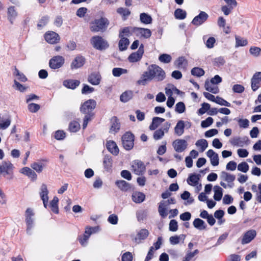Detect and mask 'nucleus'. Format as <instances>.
Here are the masks:
<instances>
[{
	"label": "nucleus",
	"mask_w": 261,
	"mask_h": 261,
	"mask_svg": "<svg viewBox=\"0 0 261 261\" xmlns=\"http://www.w3.org/2000/svg\"><path fill=\"white\" fill-rule=\"evenodd\" d=\"M185 237L186 236L184 234L172 236L169 238V241L172 245H176L178 244L180 241H184Z\"/></svg>",
	"instance_id": "46"
},
{
	"label": "nucleus",
	"mask_w": 261,
	"mask_h": 261,
	"mask_svg": "<svg viewBox=\"0 0 261 261\" xmlns=\"http://www.w3.org/2000/svg\"><path fill=\"white\" fill-rule=\"evenodd\" d=\"M186 109L185 105L182 102H178L175 106V111L178 113H182Z\"/></svg>",
	"instance_id": "63"
},
{
	"label": "nucleus",
	"mask_w": 261,
	"mask_h": 261,
	"mask_svg": "<svg viewBox=\"0 0 261 261\" xmlns=\"http://www.w3.org/2000/svg\"><path fill=\"white\" fill-rule=\"evenodd\" d=\"M140 20L142 23L145 24H151L152 21L151 16L145 13L140 14Z\"/></svg>",
	"instance_id": "42"
},
{
	"label": "nucleus",
	"mask_w": 261,
	"mask_h": 261,
	"mask_svg": "<svg viewBox=\"0 0 261 261\" xmlns=\"http://www.w3.org/2000/svg\"><path fill=\"white\" fill-rule=\"evenodd\" d=\"M58 202V198L57 196H55L49 203V207L51 210L55 214H58L59 213Z\"/></svg>",
	"instance_id": "41"
},
{
	"label": "nucleus",
	"mask_w": 261,
	"mask_h": 261,
	"mask_svg": "<svg viewBox=\"0 0 261 261\" xmlns=\"http://www.w3.org/2000/svg\"><path fill=\"white\" fill-rule=\"evenodd\" d=\"M14 165L9 161L2 162L0 164V175H3L8 180L13 179L14 178Z\"/></svg>",
	"instance_id": "2"
},
{
	"label": "nucleus",
	"mask_w": 261,
	"mask_h": 261,
	"mask_svg": "<svg viewBox=\"0 0 261 261\" xmlns=\"http://www.w3.org/2000/svg\"><path fill=\"white\" fill-rule=\"evenodd\" d=\"M134 256L132 253L127 251L124 253L121 256L122 261H133Z\"/></svg>",
	"instance_id": "59"
},
{
	"label": "nucleus",
	"mask_w": 261,
	"mask_h": 261,
	"mask_svg": "<svg viewBox=\"0 0 261 261\" xmlns=\"http://www.w3.org/2000/svg\"><path fill=\"white\" fill-rule=\"evenodd\" d=\"M65 62L64 58L61 56H56L53 57L49 62V67L53 69L61 67Z\"/></svg>",
	"instance_id": "10"
},
{
	"label": "nucleus",
	"mask_w": 261,
	"mask_h": 261,
	"mask_svg": "<svg viewBox=\"0 0 261 261\" xmlns=\"http://www.w3.org/2000/svg\"><path fill=\"white\" fill-rule=\"evenodd\" d=\"M207 156L210 158L211 164L214 166L219 165V160L218 154L212 149H209L206 152Z\"/></svg>",
	"instance_id": "25"
},
{
	"label": "nucleus",
	"mask_w": 261,
	"mask_h": 261,
	"mask_svg": "<svg viewBox=\"0 0 261 261\" xmlns=\"http://www.w3.org/2000/svg\"><path fill=\"white\" fill-rule=\"evenodd\" d=\"M111 126L110 129V132L111 133H116L120 129V124L116 117H113L111 119Z\"/></svg>",
	"instance_id": "36"
},
{
	"label": "nucleus",
	"mask_w": 261,
	"mask_h": 261,
	"mask_svg": "<svg viewBox=\"0 0 261 261\" xmlns=\"http://www.w3.org/2000/svg\"><path fill=\"white\" fill-rule=\"evenodd\" d=\"M174 16L176 19L182 20L186 17L187 13L181 9H177L174 12Z\"/></svg>",
	"instance_id": "49"
},
{
	"label": "nucleus",
	"mask_w": 261,
	"mask_h": 261,
	"mask_svg": "<svg viewBox=\"0 0 261 261\" xmlns=\"http://www.w3.org/2000/svg\"><path fill=\"white\" fill-rule=\"evenodd\" d=\"M120 38L121 39L119 42V48L120 50L123 51L127 49L129 41L127 38L123 37Z\"/></svg>",
	"instance_id": "44"
},
{
	"label": "nucleus",
	"mask_w": 261,
	"mask_h": 261,
	"mask_svg": "<svg viewBox=\"0 0 261 261\" xmlns=\"http://www.w3.org/2000/svg\"><path fill=\"white\" fill-rule=\"evenodd\" d=\"M168 206L165 204V203L162 201L160 202L159 206L158 211L160 216L165 218L167 216Z\"/></svg>",
	"instance_id": "40"
},
{
	"label": "nucleus",
	"mask_w": 261,
	"mask_h": 261,
	"mask_svg": "<svg viewBox=\"0 0 261 261\" xmlns=\"http://www.w3.org/2000/svg\"><path fill=\"white\" fill-rule=\"evenodd\" d=\"M248 141L247 137H234L230 140V142L233 146L243 147L245 144H247Z\"/></svg>",
	"instance_id": "24"
},
{
	"label": "nucleus",
	"mask_w": 261,
	"mask_h": 261,
	"mask_svg": "<svg viewBox=\"0 0 261 261\" xmlns=\"http://www.w3.org/2000/svg\"><path fill=\"white\" fill-rule=\"evenodd\" d=\"M31 167L37 172L41 173L43 171L45 165L40 162H34L31 164Z\"/></svg>",
	"instance_id": "48"
},
{
	"label": "nucleus",
	"mask_w": 261,
	"mask_h": 261,
	"mask_svg": "<svg viewBox=\"0 0 261 261\" xmlns=\"http://www.w3.org/2000/svg\"><path fill=\"white\" fill-rule=\"evenodd\" d=\"M159 61L163 63H169L171 61L172 57L170 55L163 54L159 57Z\"/></svg>",
	"instance_id": "54"
},
{
	"label": "nucleus",
	"mask_w": 261,
	"mask_h": 261,
	"mask_svg": "<svg viewBox=\"0 0 261 261\" xmlns=\"http://www.w3.org/2000/svg\"><path fill=\"white\" fill-rule=\"evenodd\" d=\"M18 16V12L15 7L11 6L7 9V18L9 21L13 24Z\"/></svg>",
	"instance_id": "19"
},
{
	"label": "nucleus",
	"mask_w": 261,
	"mask_h": 261,
	"mask_svg": "<svg viewBox=\"0 0 261 261\" xmlns=\"http://www.w3.org/2000/svg\"><path fill=\"white\" fill-rule=\"evenodd\" d=\"M205 89L214 94H217L219 92L218 87L213 83H211L208 81H206L204 84Z\"/></svg>",
	"instance_id": "31"
},
{
	"label": "nucleus",
	"mask_w": 261,
	"mask_h": 261,
	"mask_svg": "<svg viewBox=\"0 0 261 261\" xmlns=\"http://www.w3.org/2000/svg\"><path fill=\"white\" fill-rule=\"evenodd\" d=\"M80 84V81L77 80H66L63 81V85L65 87L74 89Z\"/></svg>",
	"instance_id": "28"
},
{
	"label": "nucleus",
	"mask_w": 261,
	"mask_h": 261,
	"mask_svg": "<svg viewBox=\"0 0 261 261\" xmlns=\"http://www.w3.org/2000/svg\"><path fill=\"white\" fill-rule=\"evenodd\" d=\"M215 102L221 106H224L228 107L231 106V105L229 102L218 96L216 97Z\"/></svg>",
	"instance_id": "56"
},
{
	"label": "nucleus",
	"mask_w": 261,
	"mask_h": 261,
	"mask_svg": "<svg viewBox=\"0 0 261 261\" xmlns=\"http://www.w3.org/2000/svg\"><path fill=\"white\" fill-rule=\"evenodd\" d=\"M109 23L106 18L96 19L90 23V30L93 32H104L108 28Z\"/></svg>",
	"instance_id": "3"
},
{
	"label": "nucleus",
	"mask_w": 261,
	"mask_h": 261,
	"mask_svg": "<svg viewBox=\"0 0 261 261\" xmlns=\"http://www.w3.org/2000/svg\"><path fill=\"white\" fill-rule=\"evenodd\" d=\"M44 38L46 41L50 44L57 43L60 40L59 35L53 31L46 32L44 35Z\"/></svg>",
	"instance_id": "15"
},
{
	"label": "nucleus",
	"mask_w": 261,
	"mask_h": 261,
	"mask_svg": "<svg viewBox=\"0 0 261 261\" xmlns=\"http://www.w3.org/2000/svg\"><path fill=\"white\" fill-rule=\"evenodd\" d=\"M128 70L122 68H114L112 70V74L115 77H119L122 74H126Z\"/></svg>",
	"instance_id": "50"
},
{
	"label": "nucleus",
	"mask_w": 261,
	"mask_h": 261,
	"mask_svg": "<svg viewBox=\"0 0 261 261\" xmlns=\"http://www.w3.org/2000/svg\"><path fill=\"white\" fill-rule=\"evenodd\" d=\"M237 168L239 171L246 173L249 170V166L246 162H243L238 164Z\"/></svg>",
	"instance_id": "53"
},
{
	"label": "nucleus",
	"mask_w": 261,
	"mask_h": 261,
	"mask_svg": "<svg viewBox=\"0 0 261 261\" xmlns=\"http://www.w3.org/2000/svg\"><path fill=\"white\" fill-rule=\"evenodd\" d=\"M236 40V47L245 46L247 45L248 41L246 39L242 38L240 36H236L235 37Z\"/></svg>",
	"instance_id": "45"
},
{
	"label": "nucleus",
	"mask_w": 261,
	"mask_h": 261,
	"mask_svg": "<svg viewBox=\"0 0 261 261\" xmlns=\"http://www.w3.org/2000/svg\"><path fill=\"white\" fill-rule=\"evenodd\" d=\"M199 252L198 250L196 249L193 252L188 251L182 261H190Z\"/></svg>",
	"instance_id": "52"
},
{
	"label": "nucleus",
	"mask_w": 261,
	"mask_h": 261,
	"mask_svg": "<svg viewBox=\"0 0 261 261\" xmlns=\"http://www.w3.org/2000/svg\"><path fill=\"white\" fill-rule=\"evenodd\" d=\"M214 122L213 119L212 117H207L205 120L202 121L201 126L203 128H205L211 125Z\"/></svg>",
	"instance_id": "61"
},
{
	"label": "nucleus",
	"mask_w": 261,
	"mask_h": 261,
	"mask_svg": "<svg viewBox=\"0 0 261 261\" xmlns=\"http://www.w3.org/2000/svg\"><path fill=\"white\" fill-rule=\"evenodd\" d=\"M132 171L136 175H141L145 171V166L139 160H135L132 163Z\"/></svg>",
	"instance_id": "11"
},
{
	"label": "nucleus",
	"mask_w": 261,
	"mask_h": 261,
	"mask_svg": "<svg viewBox=\"0 0 261 261\" xmlns=\"http://www.w3.org/2000/svg\"><path fill=\"white\" fill-rule=\"evenodd\" d=\"M210 109V105L208 103H202L201 107L198 110V114L200 115L204 114L207 110Z\"/></svg>",
	"instance_id": "57"
},
{
	"label": "nucleus",
	"mask_w": 261,
	"mask_h": 261,
	"mask_svg": "<svg viewBox=\"0 0 261 261\" xmlns=\"http://www.w3.org/2000/svg\"><path fill=\"white\" fill-rule=\"evenodd\" d=\"M256 231L254 229H250L245 232L242 237L241 244H247L251 242L256 237Z\"/></svg>",
	"instance_id": "13"
},
{
	"label": "nucleus",
	"mask_w": 261,
	"mask_h": 261,
	"mask_svg": "<svg viewBox=\"0 0 261 261\" xmlns=\"http://www.w3.org/2000/svg\"><path fill=\"white\" fill-rule=\"evenodd\" d=\"M208 14L204 11H201L199 15L195 16L192 21V23L196 26L203 24L208 18Z\"/></svg>",
	"instance_id": "16"
},
{
	"label": "nucleus",
	"mask_w": 261,
	"mask_h": 261,
	"mask_svg": "<svg viewBox=\"0 0 261 261\" xmlns=\"http://www.w3.org/2000/svg\"><path fill=\"white\" fill-rule=\"evenodd\" d=\"M164 130L162 129H159L155 130L153 134V138L155 140H160L162 139L164 136Z\"/></svg>",
	"instance_id": "60"
},
{
	"label": "nucleus",
	"mask_w": 261,
	"mask_h": 261,
	"mask_svg": "<svg viewBox=\"0 0 261 261\" xmlns=\"http://www.w3.org/2000/svg\"><path fill=\"white\" fill-rule=\"evenodd\" d=\"M145 195L140 192H134L132 195V200L136 203L142 202L145 200Z\"/></svg>",
	"instance_id": "29"
},
{
	"label": "nucleus",
	"mask_w": 261,
	"mask_h": 261,
	"mask_svg": "<svg viewBox=\"0 0 261 261\" xmlns=\"http://www.w3.org/2000/svg\"><path fill=\"white\" fill-rule=\"evenodd\" d=\"M135 29L136 27L129 26L120 29L119 34V37H129L133 34L135 35Z\"/></svg>",
	"instance_id": "23"
},
{
	"label": "nucleus",
	"mask_w": 261,
	"mask_h": 261,
	"mask_svg": "<svg viewBox=\"0 0 261 261\" xmlns=\"http://www.w3.org/2000/svg\"><path fill=\"white\" fill-rule=\"evenodd\" d=\"M151 34V31L148 29L136 27L135 35L140 39H148L150 37Z\"/></svg>",
	"instance_id": "14"
},
{
	"label": "nucleus",
	"mask_w": 261,
	"mask_h": 261,
	"mask_svg": "<svg viewBox=\"0 0 261 261\" xmlns=\"http://www.w3.org/2000/svg\"><path fill=\"white\" fill-rule=\"evenodd\" d=\"M220 178L228 183L233 182L236 179V176L229 173L222 171L221 173Z\"/></svg>",
	"instance_id": "33"
},
{
	"label": "nucleus",
	"mask_w": 261,
	"mask_h": 261,
	"mask_svg": "<svg viewBox=\"0 0 261 261\" xmlns=\"http://www.w3.org/2000/svg\"><path fill=\"white\" fill-rule=\"evenodd\" d=\"M193 75L200 77L204 74V71L201 68L194 67L191 70Z\"/></svg>",
	"instance_id": "55"
},
{
	"label": "nucleus",
	"mask_w": 261,
	"mask_h": 261,
	"mask_svg": "<svg viewBox=\"0 0 261 261\" xmlns=\"http://www.w3.org/2000/svg\"><path fill=\"white\" fill-rule=\"evenodd\" d=\"M96 101L93 99H89L85 101L81 106V111L82 113L89 114L95 109Z\"/></svg>",
	"instance_id": "12"
},
{
	"label": "nucleus",
	"mask_w": 261,
	"mask_h": 261,
	"mask_svg": "<svg viewBox=\"0 0 261 261\" xmlns=\"http://www.w3.org/2000/svg\"><path fill=\"white\" fill-rule=\"evenodd\" d=\"M35 213L31 208H28L25 213V221L27 224V233L31 234L35 226Z\"/></svg>",
	"instance_id": "4"
},
{
	"label": "nucleus",
	"mask_w": 261,
	"mask_h": 261,
	"mask_svg": "<svg viewBox=\"0 0 261 261\" xmlns=\"http://www.w3.org/2000/svg\"><path fill=\"white\" fill-rule=\"evenodd\" d=\"M261 49L259 47L252 46L249 49L250 54L254 57H258L260 53Z\"/></svg>",
	"instance_id": "64"
},
{
	"label": "nucleus",
	"mask_w": 261,
	"mask_h": 261,
	"mask_svg": "<svg viewBox=\"0 0 261 261\" xmlns=\"http://www.w3.org/2000/svg\"><path fill=\"white\" fill-rule=\"evenodd\" d=\"M184 128H185V122L182 120H180L177 123V124L174 128L175 133L177 136H180L184 133Z\"/></svg>",
	"instance_id": "35"
},
{
	"label": "nucleus",
	"mask_w": 261,
	"mask_h": 261,
	"mask_svg": "<svg viewBox=\"0 0 261 261\" xmlns=\"http://www.w3.org/2000/svg\"><path fill=\"white\" fill-rule=\"evenodd\" d=\"M108 150L113 155H117L119 153V148L116 143L113 141H108L106 143Z\"/></svg>",
	"instance_id": "26"
},
{
	"label": "nucleus",
	"mask_w": 261,
	"mask_h": 261,
	"mask_svg": "<svg viewBox=\"0 0 261 261\" xmlns=\"http://www.w3.org/2000/svg\"><path fill=\"white\" fill-rule=\"evenodd\" d=\"M200 175L196 174H191L187 179L188 184L195 187V192L198 193L202 189V185L199 183Z\"/></svg>",
	"instance_id": "7"
},
{
	"label": "nucleus",
	"mask_w": 261,
	"mask_h": 261,
	"mask_svg": "<svg viewBox=\"0 0 261 261\" xmlns=\"http://www.w3.org/2000/svg\"><path fill=\"white\" fill-rule=\"evenodd\" d=\"M261 83V71L255 72L251 79V88L253 91L257 90Z\"/></svg>",
	"instance_id": "18"
},
{
	"label": "nucleus",
	"mask_w": 261,
	"mask_h": 261,
	"mask_svg": "<svg viewBox=\"0 0 261 261\" xmlns=\"http://www.w3.org/2000/svg\"><path fill=\"white\" fill-rule=\"evenodd\" d=\"M48 191L47 190V186L45 184H42L40 187V191L39 195L43 201L44 206L46 208L48 205Z\"/></svg>",
	"instance_id": "17"
},
{
	"label": "nucleus",
	"mask_w": 261,
	"mask_h": 261,
	"mask_svg": "<svg viewBox=\"0 0 261 261\" xmlns=\"http://www.w3.org/2000/svg\"><path fill=\"white\" fill-rule=\"evenodd\" d=\"M81 128L79 122L77 121H71L69 125V129L70 132L75 133L78 132Z\"/></svg>",
	"instance_id": "47"
},
{
	"label": "nucleus",
	"mask_w": 261,
	"mask_h": 261,
	"mask_svg": "<svg viewBox=\"0 0 261 261\" xmlns=\"http://www.w3.org/2000/svg\"><path fill=\"white\" fill-rule=\"evenodd\" d=\"M193 225L196 229L199 230H205L207 226L205 222L199 218L195 219L193 222Z\"/></svg>",
	"instance_id": "30"
},
{
	"label": "nucleus",
	"mask_w": 261,
	"mask_h": 261,
	"mask_svg": "<svg viewBox=\"0 0 261 261\" xmlns=\"http://www.w3.org/2000/svg\"><path fill=\"white\" fill-rule=\"evenodd\" d=\"M90 43L93 47L98 50H103L109 46L108 42L102 37L95 36L91 38Z\"/></svg>",
	"instance_id": "5"
},
{
	"label": "nucleus",
	"mask_w": 261,
	"mask_h": 261,
	"mask_svg": "<svg viewBox=\"0 0 261 261\" xmlns=\"http://www.w3.org/2000/svg\"><path fill=\"white\" fill-rule=\"evenodd\" d=\"M122 143L127 150H131L134 145V136L130 132H126L122 137Z\"/></svg>",
	"instance_id": "6"
},
{
	"label": "nucleus",
	"mask_w": 261,
	"mask_h": 261,
	"mask_svg": "<svg viewBox=\"0 0 261 261\" xmlns=\"http://www.w3.org/2000/svg\"><path fill=\"white\" fill-rule=\"evenodd\" d=\"M103 163L105 169L107 170L110 169L112 167V160L108 156H106L103 159Z\"/></svg>",
	"instance_id": "58"
},
{
	"label": "nucleus",
	"mask_w": 261,
	"mask_h": 261,
	"mask_svg": "<svg viewBox=\"0 0 261 261\" xmlns=\"http://www.w3.org/2000/svg\"><path fill=\"white\" fill-rule=\"evenodd\" d=\"M20 172L29 177L31 180H35L37 179V174L31 168L25 167L20 169Z\"/></svg>",
	"instance_id": "27"
},
{
	"label": "nucleus",
	"mask_w": 261,
	"mask_h": 261,
	"mask_svg": "<svg viewBox=\"0 0 261 261\" xmlns=\"http://www.w3.org/2000/svg\"><path fill=\"white\" fill-rule=\"evenodd\" d=\"M149 234L148 231L146 229H141L136 236L134 237L133 240L137 244H140L142 241L145 239Z\"/></svg>",
	"instance_id": "21"
},
{
	"label": "nucleus",
	"mask_w": 261,
	"mask_h": 261,
	"mask_svg": "<svg viewBox=\"0 0 261 261\" xmlns=\"http://www.w3.org/2000/svg\"><path fill=\"white\" fill-rule=\"evenodd\" d=\"M188 145L186 140L181 139H177L174 140L172 143V146L177 152H182L187 148Z\"/></svg>",
	"instance_id": "8"
},
{
	"label": "nucleus",
	"mask_w": 261,
	"mask_h": 261,
	"mask_svg": "<svg viewBox=\"0 0 261 261\" xmlns=\"http://www.w3.org/2000/svg\"><path fill=\"white\" fill-rule=\"evenodd\" d=\"M181 198L184 200H187V204H191L194 201V199L191 197L190 193L187 191H184V192L181 195Z\"/></svg>",
	"instance_id": "51"
},
{
	"label": "nucleus",
	"mask_w": 261,
	"mask_h": 261,
	"mask_svg": "<svg viewBox=\"0 0 261 261\" xmlns=\"http://www.w3.org/2000/svg\"><path fill=\"white\" fill-rule=\"evenodd\" d=\"M134 96V92L132 90H127L123 92L120 96V100L123 102H126L130 100Z\"/></svg>",
	"instance_id": "32"
},
{
	"label": "nucleus",
	"mask_w": 261,
	"mask_h": 261,
	"mask_svg": "<svg viewBox=\"0 0 261 261\" xmlns=\"http://www.w3.org/2000/svg\"><path fill=\"white\" fill-rule=\"evenodd\" d=\"M117 12L124 17V19H125V17L129 16L130 14V12L128 9L123 8H118Z\"/></svg>",
	"instance_id": "62"
},
{
	"label": "nucleus",
	"mask_w": 261,
	"mask_h": 261,
	"mask_svg": "<svg viewBox=\"0 0 261 261\" xmlns=\"http://www.w3.org/2000/svg\"><path fill=\"white\" fill-rule=\"evenodd\" d=\"M196 146L199 148L200 151L203 152L208 146V143L205 139H200L196 141Z\"/></svg>",
	"instance_id": "43"
},
{
	"label": "nucleus",
	"mask_w": 261,
	"mask_h": 261,
	"mask_svg": "<svg viewBox=\"0 0 261 261\" xmlns=\"http://www.w3.org/2000/svg\"><path fill=\"white\" fill-rule=\"evenodd\" d=\"M166 77L165 71L159 66L153 64L149 66L144 71L137 81L139 85L145 86L148 82L154 80L159 82L163 81Z\"/></svg>",
	"instance_id": "1"
},
{
	"label": "nucleus",
	"mask_w": 261,
	"mask_h": 261,
	"mask_svg": "<svg viewBox=\"0 0 261 261\" xmlns=\"http://www.w3.org/2000/svg\"><path fill=\"white\" fill-rule=\"evenodd\" d=\"M85 59L81 56H76L72 61L70 68L71 69H76L82 67L85 64Z\"/></svg>",
	"instance_id": "20"
},
{
	"label": "nucleus",
	"mask_w": 261,
	"mask_h": 261,
	"mask_svg": "<svg viewBox=\"0 0 261 261\" xmlns=\"http://www.w3.org/2000/svg\"><path fill=\"white\" fill-rule=\"evenodd\" d=\"M118 188L121 191H127L130 189V185L123 180H118L115 182Z\"/></svg>",
	"instance_id": "34"
},
{
	"label": "nucleus",
	"mask_w": 261,
	"mask_h": 261,
	"mask_svg": "<svg viewBox=\"0 0 261 261\" xmlns=\"http://www.w3.org/2000/svg\"><path fill=\"white\" fill-rule=\"evenodd\" d=\"M187 64V61L183 57L178 58L174 62L175 66L180 69H185Z\"/></svg>",
	"instance_id": "38"
},
{
	"label": "nucleus",
	"mask_w": 261,
	"mask_h": 261,
	"mask_svg": "<svg viewBox=\"0 0 261 261\" xmlns=\"http://www.w3.org/2000/svg\"><path fill=\"white\" fill-rule=\"evenodd\" d=\"M101 80L100 74L98 72L91 73L88 77V82L92 85H98Z\"/></svg>",
	"instance_id": "22"
},
{
	"label": "nucleus",
	"mask_w": 261,
	"mask_h": 261,
	"mask_svg": "<svg viewBox=\"0 0 261 261\" xmlns=\"http://www.w3.org/2000/svg\"><path fill=\"white\" fill-rule=\"evenodd\" d=\"M165 121V119L162 118L155 117L153 118L152 123L149 126L150 130L155 129L162 123Z\"/></svg>",
	"instance_id": "37"
},
{
	"label": "nucleus",
	"mask_w": 261,
	"mask_h": 261,
	"mask_svg": "<svg viewBox=\"0 0 261 261\" xmlns=\"http://www.w3.org/2000/svg\"><path fill=\"white\" fill-rule=\"evenodd\" d=\"M214 198L216 201H220L223 196V189L218 186L214 187Z\"/></svg>",
	"instance_id": "39"
},
{
	"label": "nucleus",
	"mask_w": 261,
	"mask_h": 261,
	"mask_svg": "<svg viewBox=\"0 0 261 261\" xmlns=\"http://www.w3.org/2000/svg\"><path fill=\"white\" fill-rule=\"evenodd\" d=\"M144 54V45L141 44L138 50L132 53L128 57V60L130 63L137 62L141 60Z\"/></svg>",
	"instance_id": "9"
}]
</instances>
